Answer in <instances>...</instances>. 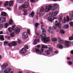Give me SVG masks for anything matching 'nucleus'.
Listing matches in <instances>:
<instances>
[{
  "mask_svg": "<svg viewBox=\"0 0 73 73\" xmlns=\"http://www.w3.org/2000/svg\"><path fill=\"white\" fill-rule=\"evenodd\" d=\"M15 28V25H14L12 26V28L13 29H13H14Z\"/></svg>",
  "mask_w": 73,
  "mask_h": 73,
  "instance_id": "53",
  "label": "nucleus"
},
{
  "mask_svg": "<svg viewBox=\"0 0 73 73\" xmlns=\"http://www.w3.org/2000/svg\"><path fill=\"white\" fill-rule=\"evenodd\" d=\"M4 36L3 35H0V40L1 41H4V38H3Z\"/></svg>",
  "mask_w": 73,
  "mask_h": 73,
  "instance_id": "24",
  "label": "nucleus"
},
{
  "mask_svg": "<svg viewBox=\"0 0 73 73\" xmlns=\"http://www.w3.org/2000/svg\"><path fill=\"white\" fill-rule=\"evenodd\" d=\"M6 21V19H0V23H3Z\"/></svg>",
  "mask_w": 73,
  "mask_h": 73,
  "instance_id": "20",
  "label": "nucleus"
},
{
  "mask_svg": "<svg viewBox=\"0 0 73 73\" xmlns=\"http://www.w3.org/2000/svg\"><path fill=\"white\" fill-rule=\"evenodd\" d=\"M13 2H14V1H9V7H11V5H12V4H13Z\"/></svg>",
  "mask_w": 73,
  "mask_h": 73,
  "instance_id": "19",
  "label": "nucleus"
},
{
  "mask_svg": "<svg viewBox=\"0 0 73 73\" xmlns=\"http://www.w3.org/2000/svg\"><path fill=\"white\" fill-rule=\"evenodd\" d=\"M49 30H53V28H52V27H49L48 28Z\"/></svg>",
  "mask_w": 73,
  "mask_h": 73,
  "instance_id": "49",
  "label": "nucleus"
},
{
  "mask_svg": "<svg viewBox=\"0 0 73 73\" xmlns=\"http://www.w3.org/2000/svg\"><path fill=\"white\" fill-rule=\"evenodd\" d=\"M69 16H70L71 18H73V12L69 14Z\"/></svg>",
  "mask_w": 73,
  "mask_h": 73,
  "instance_id": "35",
  "label": "nucleus"
},
{
  "mask_svg": "<svg viewBox=\"0 0 73 73\" xmlns=\"http://www.w3.org/2000/svg\"><path fill=\"white\" fill-rule=\"evenodd\" d=\"M42 48H48V46L47 45H45L44 44H42Z\"/></svg>",
  "mask_w": 73,
  "mask_h": 73,
  "instance_id": "27",
  "label": "nucleus"
},
{
  "mask_svg": "<svg viewBox=\"0 0 73 73\" xmlns=\"http://www.w3.org/2000/svg\"><path fill=\"white\" fill-rule=\"evenodd\" d=\"M73 19H64L62 21L63 23H65L66 22H69L70 21H72Z\"/></svg>",
  "mask_w": 73,
  "mask_h": 73,
  "instance_id": "7",
  "label": "nucleus"
},
{
  "mask_svg": "<svg viewBox=\"0 0 73 73\" xmlns=\"http://www.w3.org/2000/svg\"><path fill=\"white\" fill-rule=\"evenodd\" d=\"M60 33L61 34V35H64V34H65V31L61 29L60 31Z\"/></svg>",
  "mask_w": 73,
  "mask_h": 73,
  "instance_id": "22",
  "label": "nucleus"
},
{
  "mask_svg": "<svg viewBox=\"0 0 73 73\" xmlns=\"http://www.w3.org/2000/svg\"><path fill=\"white\" fill-rule=\"evenodd\" d=\"M45 54L49 55V54H50V52L48 50H46L45 51Z\"/></svg>",
  "mask_w": 73,
  "mask_h": 73,
  "instance_id": "37",
  "label": "nucleus"
},
{
  "mask_svg": "<svg viewBox=\"0 0 73 73\" xmlns=\"http://www.w3.org/2000/svg\"><path fill=\"white\" fill-rule=\"evenodd\" d=\"M68 63L69 65H72V62H68L67 63Z\"/></svg>",
  "mask_w": 73,
  "mask_h": 73,
  "instance_id": "47",
  "label": "nucleus"
},
{
  "mask_svg": "<svg viewBox=\"0 0 73 73\" xmlns=\"http://www.w3.org/2000/svg\"><path fill=\"white\" fill-rule=\"evenodd\" d=\"M44 10V8L43 7H42L40 9V12H43Z\"/></svg>",
  "mask_w": 73,
  "mask_h": 73,
  "instance_id": "40",
  "label": "nucleus"
},
{
  "mask_svg": "<svg viewBox=\"0 0 73 73\" xmlns=\"http://www.w3.org/2000/svg\"><path fill=\"white\" fill-rule=\"evenodd\" d=\"M52 29H53V30H52V31H53V30H55L57 28H56V27H54V26H53L52 27Z\"/></svg>",
  "mask_w": 73,
  "mask_h": 73,
  "instance_id": "50",
  "label": "nucleus"
},
{
  "mask_svg": "<svg viewBox=\"0 0 73 73\" xmlns=\"http://www.w3.org/2000/svg\"><path fill=\"white\" fill-rule=\"evenodd\" d=\"M11 70V68H7L4 71V73H9Z\"/></svg>",
  "mask_w": 73,
  "mask_h": 73,
  "instance_id": "9",
  "label": "nucleus"
},
{
  "mask_svg": "<svg viewBox=\"0 0 73 73\" xmlns=\"http://www.w3.org/2000/svg\"><path fill=\"white\" fill-rule=\"evenodd\" d=\"M48 50L50 52H53V49L52 47H49L48 48Z\"/></svg>",
  "mask_w": 73,
  "mask_h": 73,
  "instance_id": "41",
  "label": "nucleus"
},
{
  "mask_svg": "<svg viewBox=\"0 0 73 73\" xmlns=\"http://www.w3.org/2000/svg\"><path fill=\"white\" fill-rule=\"evenodd\" d=\"M27 33L29 34V35H30V31L29 30H27Z\"/></svg>",
  "mask_w": 73,
  "mask_h": 73,
  "instance_id": "54",
  "label": "nucleus"
},
{
  "mask_svg": "<svg viewBox=\"0 0 73 73\" xmlns=\"http://www.w3.org/2000/svg\"><path fill=\"white\" fill-rule=\"evenodd\" d=\"M37 42H39V40L38 39H35L34 41L33 42V45H36L37 44Z\"/></svg>",
  "mask_w": 73,
  "mask_h": 73,
  "instance_id": "17",
  "label": "nucleus"
},
{
  "mask_svg": "<svg viewBox=\"0 0 73 73\" xmlns=\"http://www.w3.org/2000/svg\"><path fill=\"white\" fill-rule=\"evenodd\" d=\"M23 8H24L23 7V6H20L19 7V9L20 10H21V9H22Z\"/></svg>",
  "mask_w": 73,
  "mask_h": 73,
  "instance_id": "45",
  "label": "nucleus"
},
{
  "mask_svg": "<svg viewBox=\"0 0 73 73\" xmlns=\"http://www.w3.org/2000/svg\"><path fill=\"white\" fill-rule=\"evenodd\" d=\"M70 27H73V22L71 21L69 23Z\"/></svg>",
  "mask_w": 73,
  "mask_h": 73,
  "instance_id": "28",
  "label": "nucleus"
},
{
  "mask_svg": "<svg viewBox=\"0 0 73 73\" xmlns=\"http://www.w3.org/2000/svg\"><path fill=\"white\" fill-rule=\"evenodd\" d=\"M57 47L59 48H60V49H62L63 48V46L60 44H58L57 45Z\"/></svg>",
  "mask_w": 73,
  "mask_h": 73,
  "instance_id": "21",
  "label": "nucleus"
},
{
  "mask_svg": "<svg viewBox=\"0 0 73 73\" xmlns=\"http://www.w3.org/2000/svg\"><path fill=\"white\" fill-rule=\"evenodd\" d=\"M35 15V13L33 11H32L31 13L29 15V16L30 17H33L34 16V15Z\"/></svg>",
  "mask_w": 73,
  "mask_h": 73,
  "instance_id": "15",
  "label": "nucleus"
},
{
  "mask_svg": "<svg viewBox=\"0 0 73 73\" xmlns=\"http://www.w3.org/2000/svg\"><path fill=\"white\" fill-rule=\"evenodd\" d=\"M71 54H73V50H72L71 51Z\"/></svg>",
  "mask_w": 73,
  "mask_h": 73,
  "instance_id": "64",
  "label": "nucleus"
},
{
  "mask_svg": "<svg viewBox=\"0 0 73 73\" xmlns=\"http://www.w3.org/2000/svg\"><path fill=\"white\" fill-rule=\"evenodd\" d=\"M55 53L56 54H57L58 53V51H56L55 52Z\"/></svg>",
  "mask_w": 73,
  "mask_h": 73,
  "instance_id": "60",
  "label": "nucleus"
},
{
  "mask_svg": "<svg viewBox=\"0 0 73 73\" xmlns=\"http://www.w3.org/2000/svg\"><path fill=\"white\" fill-rule=\"evenodd\" d=\"M8 30L9 31V32H10V33H11L12 32V31L13 29H12V28H9L8 29Z\"/></svg>",
  "mask_w": 73,
  "mask_h": 73,
  "instance_id": "39",
  "label": "nucleus"
},
{
  "mask_svg": "<svg viewBox=\"0 0 73 73\" xmlns=\"http://www.w3.org/2000/svg\"><path fill=\"white\" fill-rule=\"evenodd\" d=\"M66 19H69V16H66V17H64V19H66Z\"/></svg>",
  "mask_w": 73,
  "mask_h": 73,
  "instance_id": "51",
  "label": "nucleus"
},
{
  "mask_svg": "<svg viewBox=\"0 0 73 73\" xmlns=\"http://www.w3.org/2000/svg\"><path fill=\"white\" fill-rule=\"evenodd\" d=\"M8 63H5L4 64H3L1 66V68L2 69H4L7 66H8Z\"/></svg>",
  "mask_w": 73,
  "mask_h": 73,
  "instance_id": "10",
  "label": "nucleus"
},
{
  "mask_svg": "<svg viewBox=\"0 0 73 73\" xmlns=\"http://www.w3.org/2000/svg\"><path fill=\"white\" fill-rule=\"evenodd\" d=\"M48 8L49 10H52V6L51 5H49L48 6Z\"/></svg>",
  "mask_w": 73,
  "mask_h": 73,
  "instance_id": "26",
  "label": "nucleus"
},
{
  "mask_svg": "<svg viewBox=\"0 0 73 73\" xmlns=\"http://www.w3.org/2000/svg\"><path fill=\"white\" fill-rule=\"evenodd\" d=\"M17 2L19 3H22L23 2V0H17Z\"/></svg>",
  "mask_w": 73,
  "mask_h": 73,
  "instance_id": "31",
  "label": "nucleus"
},
{
  "mask_svg": "<svg viewBox=\"0 0 73 73\" xmlns=\"http://www.w3.org/2000/svg\"><path fill=\"white\" fill-rule=\"evenodd\" d=\"M28 3L27 2L25 3L23 5H22V7L23 8H27L28 7Z\"/></svg>",
  "mask_w": 73,
  "mask_h": 73,
  "instance_id": "12",
  "label": "nucleus"
},
{
  "mask_svg": "<svg viewBox=\"0 0 73 73\" xmlns=\"http://www.w3.org/2000/svg\"><path fill=\"white\" fill-rule=\"evenodd\" d=\"M27 52V50H25V48H23L22 49H21V50L19 52L20 53L23 54L24 53H25Z\"/></svg>",
  "mask_w": 73,
  "mask_h": 73,
  "instance_id": "11",
  "label": "nucleus"
},
{
  "mask_svg": "<svg viewBox=\"0 0 73 73\" xmlns=\"http://www.w3.org/2000/svg\"><path fill=\"white\" fill-rule=\"evenodd\" d=\"M16 43H18V44H20V43H21V41H20V40H18V41L17 42H16Z\"/></svg>",
  "mask_w": 73,
  "mask_h": 73,
  "instance_id": "48",
  "label": "nucleus"
},
{
  "mask_svg": "<svg viewBox=\"0 0 73 73\" xmlns=\"http://www.w3.org/2000/svg\"><path fill=\"white\" fill-rule=\"evenodd\" d=\"M69 41H72L73 40V35L71 36H70L69 37Z\"/></svg>",
  "mask_w": 73,
  "mask_h": 73,
  "instance_id": "29",
  "label": "nucleus"
},
{
  "mask_svg": "<svg viewBox=\"0 0 73 73\" xmlns=\"http://www.w3.org/2000/svg\"><path fill=\"white\" fill-rule=\"evenodd\" d=\"M38 25H39V24H38V23H36V24H35V27H36V28H37V27H38Z\"/></svg>",
  "mask_w": 73,
  "mask_h": 73,
  "instance_id": "44",
  "label": "nucleus"
},
{
  "mask_svg": "<svg viewBox=\"0 0 73 73\" xmlns=\"http://www.w3.org/2000/svg\"><path fill=\"white\" fill-rule=\"evenodd\" d=\"M8 1H6L5 2L4 5L5 7L8 6Z\"/></svg>",
  "mask_w": 73,
  "mask_h": 73,
  "instance_id": "34",
  "label": "nucleus"
},
{
  "mask_svg": "<svg viewBox=\"0 0 73 73\" xmlns=\"http://www.w3.org/2000/svg\"><path fill=\"white\" fill-rule=\"evenodd\" d=\"M20 28L19 27H18L15 28V30L14 31V32H13L10 35L11 37H13L15 36V33L16 34H18L20 32Z\"/></svg>",
  "mask_w": 73,
  "mask_h": 73,
  "instance_id": "3",
  "label": "nucleus"
},
{
  "mask_svg": "<svg viewBox=\"0 0 73 73\" xmlns=\"http://www.w3.org/2000/svg\"><path fill=\"white\" fill-rule=\"evenodd\" d=\"M3 25L2 24H0V29L3 28Z\"/></svg>",
  "mask_w": 73,
  "mask_h": 73,
  "instance_id": "46",
  "label": "nucleus"
},
{
  "mask_svg": "<svg viewBox=\"0 0 73 73\" xmlns=\"http://www.w3.org/2000/svg\"><path fill=\"white\" fill-rule=\"evenodd\" d=\"M46 35L43 34H42V35H40L39 38H41V40L42 41L45 43L47 42H49L50 41V39H49V37H47Z\"/></svg>",
  "mask_w": 73,
  "mask_h": 73,
  "instance_id": "1",
  "label": "nucleus"
},
{
  "mask_svg": "<svg viewBox=\"0 0 73 73\" xmlns=\"http://www.w3.org/2000/svg\"><path fill=\"white\" fill-rule=\"evenodd\" d=\"M8 45L10 47H12V46H15L17 45V43L13 41L10 43H9L8 44Z\"/></svg>",
  "mask_w": 73,
  "mask_h": 73,
  "instance_id": "6",
  "label": "nucleus"
},
{
  "mask_svg": "<svg viewBox=\"0 0 73 73\" xmlns=\"http://www.w3.org/2000/svg\"><path fill=\"white\" fill-rule=\"evenodd\" d=\"M27 37H28V34H27V32H24L23 33L22 38L23 39L27 38Z\"/></svg>",
  "mask_w": 73,
  "mask_h": 73,
  "instance_id": "8",
  "label": "nucleus"
},
{
  "mask_svg": "<svg viewBox=\"0 0 73 73\" xmlns=\"http://www.w3.org/2000/svg\"><path fill=\"white\" fill-rule=\"evenodd\" d=\"M3 9H1L0 8V11H3Z\"/></svg>",
  "mask_w": 73,
  "mask_h": 73,
  "instance_id": "59",
  "label": "nucleus"
},
{
  "mask_svg": "<svg viewBox=\"0 0 73 73\" xmlns=\"http://www.w3.org/2000/svg\"><path fill=\"white\" fill-rule=\"evenodd\" d=\"M55 26L56 27H58L59 28H61V23H58L56 24Z\"/></svg>",
  "mask_w": 73,
  "mask_h": 73,
  "instance_id": "18",
  "label": "nucleus"
},
{
  "mask_svg": "<svg viewBox=\"0 0 73 73\" xmlns=\"http://www.w3.org/2000/svg\"><path fill=\"white\" fill-rule=\"evenodd\" d=\"M54 19H47V20H49V21H50L51 22H52V21H53L54 20Z\"/></svg>",
  "mask_w": 73,
  "mask_h": 73,
  "instance_id": "33",
  "label": "nucleus"
},
{
  "mask_svg": "<svg viewBox=\"0 0 73 73\" xmlns=\"http://www.w3.org/2000/svg\"><path fill=\"white\" fill-rule=\"evenodd\" d=\"M53 7V10H55V9H56L58 7V5H57V4L55 3Z\"/></svg>",
  "mask_w": 73,
  "mask_h": 73,
  "instance_id": "13",
  "label": "nucleus"
},
{
  "mask_svg": "<svg viewBox=\"0 0 73 73\" xmlns=\"http://www.w3.org/2000/svg\"><path fill=\"white\" fill-rule=\"evenodd\" d=\"M8 42H6V41H5L4 42V46H6L7 45V44H8Z\"/></svg>",
  "mask_w": 73,
  "mask_h": 73,
  "instance_id": "38",
  "label": "nucleus"
},
{
  "mask_svg": "<svg viewBox=\"0 0 73 73\" xmlns=\"http://www.w3.org/2000/svg\"><path fill=\"white\" fill-rule=\"evenodd\" d=\"M24 47L25 49H28V45L27 44L25 45Z\"/></svg>",
  "mask_w": 73,
  "mask_h": 73,
  "instance_id": "43",
  "label": "nucleus"
},
{
  "mask_svg": "<svg viewBox=\"0 0 73 73\" xmlns=\"http://www.w3.org/2000/svg\"><path fill=\"white\" fill-rule=\"evenodd\" d=\"M36 46L37 48H40V46L39 45Z\"/></svg>",
  "mask_w": 73,
  "mask_h": 73,
  "instance_id": "61",
  "label": "nucleus"
},
{
  "mask_svg": "<svg viewBox=\"0 0 73 73\" xmlns=\"http://www.w3.org/2000/svg\"><path fill=\"white\" fill-rule=\"evenodd\" d=\"M7 8L8 9V10H11V8H9V7H7Z\"/></svg>",
  "mask_w": 73,
  "mask_h": 73,
  "instance_id": "62",
  "label": "nucleus"
},
{
  "mask_svg": "<svg viewBox=\"0 0 73 73\" xmlns=\"http://www.w3.org/2000/svg\"><path fill=\"white\" fill-rule=\"evenodd\" d=\"M8 23L9 25H11V24H12L13 23V21L12 19H10Z\"/></svg>",
  "mask_w": 73,
  "mask_h": 73,
  "instance_id": "23",
  "label": "nucleus"
},
{
  "mask_svg": "<svg viewBox=\"0 0 73 73\" xmlns=\"http://www.w3.org/2000/svg\"><path fill=\"white\" fill-rule=\"evenodd\" d=\"M35 50L37 54H41L43 52V51H44V49L42 48L40 50H38V49L35 48Z\"/></svg>",
  "mask_w": 73,
  "mask_h": 73,
  "instance_id": "5",
  "label": "nucleus"
},
{
  "mask_svg": "<svg viewBox=\"0 0 73 73\" xmlns=\"http://www.w3.org/2000/svg\"><path fill=\"white\" fill-rule=\"evenodd\" d=\"M5 28H8V23H5Z\"/></svg>",
  "mask_w": 73,
  "mask_h": 73,
  "instance_id": "30",
  "label": "nucleus"
},
{
  "mask_svg": "<svg viewBox=\"0 0 73 73\" xmlns=\"http://www.w3.org/2000/svg\"><path fill=\"white\" fill-rule=\"evenodd\" d=\"M59 21L60 22H61V21H62V19H59Z\"/></svg>",
  "mask_w": 73,
  "mask_h": 73,
  "instance_id": "55",
  "label": "nucleus"
},
{
  "mask_svg": "<svg viewBox=\"0 0 73 73\" xmlns=\"http://www.w3.org/2000/svg\"><path fill=\"white\" fill-rule=\"evenodd\" d=\"M58 13V12L57 11L54 13L52 12L51 16L48 17V19H57V18H54L53 16H56Z\"/></svg>",
  "mask_w": 73,
  "mask_h": 73,
  "instance_id": "4",
  "label": "nucleus"
},
{
  "mask_svg": "<svg viewBox=\"0 0 73 73\" xmlns=\"http://www.w3.org/2000/svg\"><path fill=\"white\" fill-rule=\"evenodd\" d=\"M44 26V25H42L41 26V30H42V33H43V32H45V29H44L42 28V27Z\"/></svg>",
  "mask_w": 73,
  "mask_h": 73,
  "instance_id": "25",
  "label": "nucleus"
},
{
  "mask_svg": "<svg viewBox=\"0 0 73 73\" xmlns=\"http://www.w3.org/2000/svg\"><path fill=\"white\" fill-rule=\"evenodd\" d=\"M23 11L24 12V13L23 14L24 15V16H25V15H27V10H24Z\"/></svg>",
  "mask_w": 73,
  "mask_h": 73,
  "instance_id": "36",
  "label": "nucleus"
},
{
  "mask_svg": "<svg viewBox=\"0 0 73 73\" xmlns=\"http://www.w3.org/2000/svg\"><path fill=\"white\" fill-rule=\"evenodd\" d=\"M57 38L58 39V40H59H59H61V38H60V37H58Z\"/></svg>",
  "mask_w": 73,
  "mask_h": 73,
  "instance_id": "57",
  "label": "nucleus"
},
{
  "mask_svg": "<svg viewBox=\"0 0 73 73\" xmlns=\"http://www.w3.org/2000/svg\"><path fill=\"white\" fill-rule=\"evenodd\" d=\"M49 11V9L48 8V7H46L45 9V12H48Z\"/></svg>",
  "mask_w": 73,
  "mask_h": 73,
  "instance_id": "32",
  "label": "nucleus"
},
{
  "mask_svg": "<svg viewBox=\"0 0 73 73\" xmlns=\"http://www.w3.org/2000/svg\"><path fill=\"white\" fill-rule=\"evenodd\" d=\"M36 35L37 36H38L39 35V33H36Z\"/></svg>",
  "mask_w": 73,
  "mask_h": 73,
  "instance_id": "58",
  "label": "nucleus"
},
{
  "mask_svg": "<svg viewBox=\"0 0 73 73\" xmlns=\"http://www.w3.org/2000/svg\"><path fill=\"white\" fill-rule=\"evenodd\" d=\"M57 40V39L56 38H53L52 39V41H56Z\"/></svg>",
  "mask_w": 73,
  "mask_h": 73,
  "instance_id": "42",
  "label": "nucleus"
},
{
  "mask_svg": "<svg viewBox=\"0 0 73 73\" xmlns=\"http://www.w3.org/2000/svg\"><path fill=\"white\" fill-rule=\"evenodd\" d=\"M59 43H61V44H64V45L65 46H70V44H71V42L69 41H64V40H59Z\"/></svg>",
  "mask_w": 73,
  "mask_h": 73,
  "instance_id": "2",
  "label": "nucleus"
},
{
  "mask_svg": "<svg viewBox=\"0 0 73 73\" xmlns=\"http://www.w3.org/2000/svg\"><path fill=\"white\" fill-rule=\"evenodd\" d=\"M3 33V32L2 31H0V35H2Z\"/></svg>",
  "mask_w": 73,
  "mask_h": 73,
  "instance_id": "56",
  "label": "nucleus"
},
{
  "mask_svg": "<svg viewBox=\"0 0 73 73\" xmlns=\"http://www.w3.org/2000/svg\"><path fill=\"white\" fill-rule=\"evenodd\" d=\"M23 73V71H20L19 72H18V73Z\"/></svg>",
  "mask_w": 73,
  "mask_h": 73,
  "instance_id": "63",
  "label": "nucleus"
},
{
  "mask_svg": "<svg viewBox=\"0 0 73 73\" xmlns=\"http://www.w3.org/2000/svg\"><path fill=\"white\" fill-rule=\"evenodd\" d=\"M36 0H30L31 2L32 3H34V2H35Z\"/></svg>",
  "mask_w": 73,
  "mask_h": 73,
  "instance_id": "52",
  "label": "nucleus"
},
{
  "mask_svg": "<svg viewBox=\"0 0 73 73\" xmlns=\"http://www.w3.org/2000/svg\"><path fill=\"white\" fill-rule=\"evenodd\" d=\"M69 27V25L68 24L64 25L63 26V28L64 29H68Z\"/></svg>",
  "mask_w": 73,
  "mask_h": 73,
  "instance_id": "16",
  "label": "nucleus"
},
{
  "mask_svg": "<svg viewBox=\"0 0 73 73\" xmlns=\"http://www.w3.org/2000/svg\"><path fill=\"white\" fill-rule=\"evenodd\" d=\"M1 15L3 16H7L8 15L7 14V13L5 12L2 11Z\"/></svg>",
  "mask_w": 73,
  "mask_h": 73,
  "instance_id": "14",
  "label": "nucleus"
}]
</instances>
